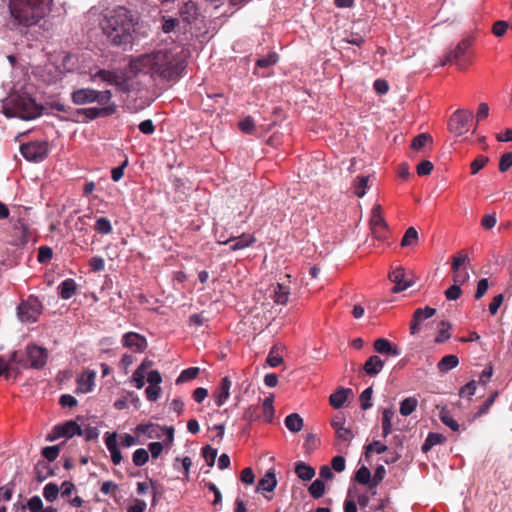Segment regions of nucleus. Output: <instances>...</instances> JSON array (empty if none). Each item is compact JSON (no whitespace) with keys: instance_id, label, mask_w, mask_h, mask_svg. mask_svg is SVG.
Instances as JSON below:
<instances>
[{"instance_id":"nucleus-1","label":"nucleus","mask_w":512,"mask_h":512,"mask_svg":"<svg viewBox=\"0 0 512 512\" xmlns=\"http://www.w3.org/2000/svg\"><path fill=\"white\" fill-rule=\"evenodd\" d=\"M134 74L148 75L153 80L176 81L187 63L182 51L161 49L132 58L129 63Z\"/></svg>"},{"instance_id":"nucleus-2","label":"nucleus","mask_w":512,"mask_h":512,"mask_svg":"<svg viewBox=\"0 0 512 512\" xmlns=\"http://www.w3.org/2000/svg\"><path fill=\"white\" fill-rule=\"evenodd\" d=\"M54 0H9V24L21 33L37 25L52 9Z\"/></svg>"},{"instance_id":"nucleus-3","label":"nucleus","mask_w":512,"mask_h":512,"mask_svg":"<svg viewBox=\"0 0 512 512\" xmlns=\"http://www.w3.org/2000/svg\"><path fill=\"white\" fill-rule=\"evenodd\" d=\"M135 23L136 17L132 11L118 6L105 14L101 28L113 45L126 47L133 42Z\"/></svg>"},{"instance_id":"nucleus-4","label":"nucleus","mask_w":512,"mask_h":512,"mask_svg":"<svg viewBox=\"0 0 512 512\" xmlns=\"http://www.w3.org/2000/svg\"><path fill=\"white\" fill-rule=\"evenodd\" d=\"M3 114L10 117H17L22 120H32L42 114V106L27 93L12 92L1 104Z\"/></svg>"},{"instance_id":"nucleus-5","label":"nucleus","mask_w":512,"mask_h":512,"mask_svg":"<svg viewBox=\"0 0 512 512\" xmlns=\"http://www.w3.org/2000/svg\"><path fill=\"white\" fill-rule=\"evenodd\" d=\"M112 92L110 90L98 91L92 88H80L71 94V100L75 105H86L98 103L107 105L111 102Z\"/></svg>"},{"instance_id":"nucleus-6","label":"nucleus","mask_w":512,"mask_h":512,"mask_svg":"<svg viewBox=\"0 0 512 512\" xmlns=\"http://www.w3.org/2000/svg\"><path fill=\"white\" fill-rule=\"evenodd\" d=\"M42 308L40 300L31 295L18 305L17 315L22 322L34 323L42 313Z\"/></svg>"},{"instance_id":"nucleus-7","label":"nucleus","mask_w":512,"mask_h":512,"mask_svg":"<svg viewBox=\"0 0 512 512\" xmlns=\"http://www.w3.org/2000/svg\"><path fill=\"white\" fill-rule=\"evenodd\" d=\"M470 265V258L465 251L458 252L452 258L451 272L453 283H466L469 278L467 266Z\"/></svg>"},{"instance_id":"nucleus-8","label":"nucleus","mask_w":512,"mask_h":512,"mask_svg":"<svg viewBox=\"0 0 512 512\" xmlns=\"http://www.w3.org/2000/svg\"><path fill=\"white\" fill-rule=\"evenodd\" d=\"M49 151V144L47 141H33L22 144L20 146V152L22 156L30 162H41L43 161Z\"/></svg>"},{"instance_id":"nucleus-9","label":"nucleus","mask_w":512,"mask_h":512,"mask_svg":"<svg viewBox=\"0 0 512 512\" xmlns=\"http://www.w3.org/2000/svg\"><path fill=\"white\" fill-rule=\"evenodd\" d=\"M473 113L469 110L459 109L455 111L448 122L449 131L456 136H461L469 131Z\"/></svg>"},{"instance_id":"nucleus-10","label":"nucleus","mask_w":512,"mask_h":512,"mask_svg":"<svg viewBox=\"0 0 512 512\" xmlns=\"http://www.w3.org/2000/svg\"><path fill=\"white\" fill-rule=\"evenodd\" d=\"M370 228H371L372 234L378 240H382L386 237L388 226H387L386 221L382 217L380 205H374L372 208L371 218H370Z\"/></svg>"},{"instance_id":"nucleus-11","label":"nucleus","mask_w":512,"mask_h":512,"mask_svg":"<svg viewBox=\"0 0 512 512\" xmlns=\"http://www.w3.org/2000/svg\"><path fill=\"white\" fill-rule=\"evenodd\" d=\"M75 435H82V428L73 420L54 426L52 434L48 436V440L54 441L58 438H71Z\"/></svg>"},{"instance_id":"nucleus-12","label":"nucleus","mask_w":512,"mask_h":512,"mask_svg":"<svg viewBox=\"0 0 512 512\" xmlns=\"http://www.w3.org/2000/svg\"><path fill=\"white\" fill-rule=\"evenodd\" d=\"M27 355L30 360L29 367L33 369H41L43 368L48 359V351L47 349L37 346V345H28L27 346Z\"/></svg>"},{"instance_id":"nucleus-13","label":"nucleus","mask_w":512,"mask_h":512,"mask_svg":"<svg viewBox=\"0 0 512 512\" xmlns=\"http://www.w3.org/2000/svg\"><path fill=\"white\" fill-rule=\"evenodd\" d=\"M97 79L102 80L108 85H114L119 89H123L125 81L122 76L115 70L99 69L96 73L91 75V80L96 81Z\"/></svg>"},{"instance_id":"nucleus-14","label":"nucleus","mask_w":512,"mask_h":512,"mask_svg":"<svg viewBox=\"0 0 512 512\" xmlns=\"http://www.w3.org/2000/svg\"><path fill=\"white\" fill-rule=\"evenodd\" d=\"M389 280L395 285L392 288L393 293L402 292L412 286L413 282L406 279V271L403 267H397L389 273Z\"/></svg>"},{"instance_id":"nucleus-15","label":"nucleus","mask_w":512,"mask_h":512,"mask_svg":"<svg viewBox=\"0 0 512 512\" xmlns=\"http://www.w3.org/2000/svg\"><path fill=\"white\" fill-rule=\"evenodd\" d=\"M124 347L132 349L134 352H143L147 348V340L144 336L136 332H127L122 337Z\"/></svg>"},{"instance_id":"nucleus-16","label":"nucleus","mask_w":512,"mask_h":512,"mask_svg":"<svg viewBox=\"0 0 512 512\" xmlns=\"http://www.w3.org/2000/svg\"><path fill=\"white\" fill-rule=\"evenodd\" d=\"M102 106V108L91 107L78 109L77 113L85 115L87 120H94L100 116L111 115L116 111V105L114 103H108Z\"/></svg>"},{"instance_id":"nucleus-17","label":"nucleus","mask_w":512,"mask_h":512,"mask_svg":"<svg viewBox=\"0 0 512 512\" xmlns=\"http://www.w3.org/2000/svg\"><path fill=\"white\" fill-rule=\"evenodd\" d=\"M232 386V381L228 376L222 378L219 386L213 392V398L215 404L218 407L223 406L230 396V389Z\"/></svg>"},{"instance_id":"nucleus-18","label":"nucleus","mask_w":512,"mask_h":512,"mask_svg":"<svg viewBox=\"0 0 512 512\" xmlns=\"http://www.w3.org/2000/svg\"><path fill=\"white\" fill-rule=\"evenodd\" d=\"M105 444L110 452L112 462L115 465L120 464L122 461V454L117 444L116 432L105 434Z\"/></svg>"},{"instance_id":"nucleus-19","label":"nucleus","mask_w":512,"mask_h":512,"mask_svg":"<svg viewBox=\"0 0 512 512\" xmlns=\"http://www.w3.org/2000/svg\"><path fill=\"white\" fill-rule=\"evenodd\" d=\"M255 242V238L251 234H242L237 238H231L226 241H219L220 244H231L232 251L242 250L251 246Z\"/></svg>"},{"instance_id":"nucleus-20","label":"nucleus","mask_w":512,"mask_h":512,"mask_svg":"<svg viewBox=\"0 0 512 512\" xmlns=\"http://www.w3.org/2000/svg\"><path fill=\"white\" fill-rule=\"evenodd\" d=\"M436 313V310L431 307H425L424 309L418 308L413 314V319L410 324V330L412 334L418 332V326L424 319L431 318Z\"/></svg>"},{"instance_id":"nucleus-21","label":"nucleus","mask_w":512,"mask_h":512,"mask_svg":"<svg viewBox=\"0 0 512 512\" xmlns=\"http://www.w3.org/2000/svg\"><path fill=\"white\" fill-rule=\"evenodd\" d=\"M96 378V372L93 370L85 371L78 379H77V391L81 393H89L93 390L94 381Z\"/></svg>"},{"instance_id":"nucleus-22","label":"nucleus","mask_w":512,"mask_h":512,"mask_svg":"<svg viewBox=\"0 0 512 512\" xmlns=\"http://www.w3.org/2000/svg\"><path fill=\"white\" fill-rule=\"evenodd\" d=\"M277 486L275 472L271 469L259 480L257 484V492H272Z\"/></svg>"},{"instance_id":"nucleus-23","label":"nucleus","mask_w":512,"mask_h":512,"mask_svg":"<svg viewBox=\"0 0 512 512\" xmlns=\"http://www.w3.org/2000/svg\"><path fill=\"white\" fill-rule=\"evenodd\" d=\"M374 349L380 354H386L391 356H399L401 354L399 348L391 344V342L385 338H378L374 342Z\"/></svg>"},{"instance_id":"nucleus-24","label":"nucleus","mask_w":512,"mask_h":512,"mask_svg":"<svg viewBox=\"0 0 512 512\" xmlns=\"http://www.w3.org/2000/svg\"><path fill=\"white\" fill-rule=\"evenodd\" d=\"M385 362L377 355L370 356L363 366V370L369 376H376L384 368Z\"/></svg>"},{"instance_id":"nucleus-25","label":"nucleus","mask_w":512,"mask_h":512,"mask_svg":"<svg viewBox=\"0 0 512 512\" xmlns=\"http://www.w3.org/2000/svg\"><path fill=\"white\" fill-rule=\"evenodd\" d=\"M470 46V41L469 40H463L461 41L455 48L454 50L450 51L446 57H445V60L443 61L442 65H445L446 63L448 62H452V61H458L461 59V57L466 53L467 49L469 48Z\"/></svg>"},{"instance_id":"nucleus-26","label":"nucleus","mask_w":512,"mask_h":512,"mask_svg":"<svg viewBox=\"0 0 512 512\" xmlns=\"http://www.w3.org/2000/svg\"><path fill=\"white\" fill-rule=\"evenodd\" d=\"M290 295V289L283 283H277L273 286V299L275 303L285 305Z\"/></svg>"},{"instance_id":"nucleus-27","label":"nucleus","mask_w":512,"mask_h":512,"mask_svg":"<svg viewBox=\"0 0 512 512\" xmlns=\"http://www.w3.org/2000/svg\"><path fill=\"white\" fill-rule=\"evenodd\" d=\"M197 10L196 3L187 1L180 8V16L185 22L191 23L196 18Z\"/></svg>"},{"instance_id":"nucleus-28","label":"nucleus","mask_w":512,"mask_h":512,"mask_svg":"<svg viewBox=\"0 0 512 512\" xmlns=\"http://www.w3.org/2000/svg\"><path fill=\"white\" fill-rule=\"evenodd\" d=\"M349 393H351V389L349 388H341L332 393L329 397L330 405L335 409L341 408L344 405Z\"/></svg>"},{"instance_id":"nucleus-29","label":"nucleus","mask_w":512,"mask_h":512,"mask_svg":"<svg viewBox=\"0 0 512 512\" xmlns=\"http://www.w3.org/2000/svg\"><path fill=\"white\" fill-rule=\"evenodd\" d=\"M286 428L292 432L297 433L303 428V419L298 413H292L286 416L284 420Z\"/></svg>"},{"instance_id":"nucleus-30","label":"nucleus","mask_w":512,"mask_h":512,"mask_svg":"<svg viewBox=\"0 0 512 512\" xmlns=\"http://www.w3.org/2000/svg\"><path fill=\"white\" fill-rule=\"evenodd\" d=\"M394 414L395 412L392 407L384 408L382 411V431L384 438H386L392 431V419Z\"/></svg>"},{"instance_id":"nucleus-31","label":"nucleus","mask_w":512,"mask_h":512,"mask_svg":"<svg viewBox=\"0 0 512 512\" xmlns=\"http://www.w3.org/2000/svg\"><path fill=\"white\" fill-rule=\"evenodd\" d=\"M459 364V358L456 355L449 354L444 356L437 364V368L440 372L446 373Z\"/></svg>"},{"instance_id":"nucleus-32","label":"nucleus","mask_w":512,"mask_h":512,"mask_svg":"<svg viewBox=\"0 0 512 512\" xmlns=\"http://www.w3.org/2000/svg\"><path fill=\"white\" fill-rule=\"evenodd\" d=\"M295 473L300 479L308 481L315 476V469L300 461L295 464Z\"/></svg>"},{"instance_id":"nucleus-33","label":"nucleus","mask_w":512,"mask_h":512,"mask_svg":"<svg viewBox=\"0 0 512 512\" xmlns=\"http://www.w3.org/2000/svg\"><path fill=\"white\" fill-rule=\"evenodd\" d=\"M59 294L62 299H70L76 292V283L73 279L68 278L59 285Z\"/></svg>"},{"instance_id":"nucleus-34","label":"nucleus","mask_w":512,"mask_h":512,"mask_svg":"<svg viewBox=\"0 0 512 512\" xmlns=\"http://www.w3.org/2000/svg\"><path fill=\"white\" fill-rule=\"evenodd\" d=\"M445 441V437L440 433L430 432L423 445H422V451L424 453H427L430 451L435 445L441 444Z\"/></svg>"},{"instance_id":"nucleus-35","label":"nucleus","mask_w":512,"mask_h":512,"mask_svg":"<svg viewBox=\"0 0 512 512\" xmlns=\"http://www.w3.org/2000/svg\"><path fill=\"white\" fill-rule=\"evenodd\" d=\"M161 427L158 424H139L136 427V431L145 434L149 439L160 438L159 430Z\"/></svg>"},{"instance_id":"nucleus-36","label":"nucleus","mask_w":512,"mask_h":512,"mask_svg":"<svg viewBox=\"0 0 512 512\" xmlns=\"http://www.w3.org/2000/svg\"><path fill=\"white\" fill-rule=\"evenodd\" d=\"M418 406V400L415 397H407L400 403V413L403 416L412 414Z\"/></svg>"},{"instance_id":"nucleus-37","label":"nucleus","mask_w":512,"mask_h":512,"mask_svg":"<svg viewBox=\"0 0 512 512\" xmlns=\"http://www.w3.org/2000/svg\"><path fill=\"white\" fill-rule=\"evenodd\" d=\"M439 417H440V420L442 421V423L444 425H446L447 427H449L452 431L456 432L459 430V428H460L459 424L457 423V421L453 418V416L450 414V412L447 409L442 408L440 411Z\"/></svg>"},{"instance_id":"nucleus-38","label":"nucleus","mask_w":512,"mask_h":512,"mask_svg":"<svg viewBox=\"0 0 512 512\" xmlns=\"http://www.w3.org/2000/svg\"><path fill=\"white\" fill-rule=\"evenodd\" d=\"M418 232L414 227H409L402 240H401V246L402 247H408V246H414L418 242Z\"/></svg>"},{"instance_id":"nucleus-39","label":"nucleus","mask_w":512,"mask_h":512,"mask_svg":"<svg viewBox=\"0 0 512 512\" xmlns=\"http://www.w3.org/2000/svg\"><path fill=\"white\" fill-rule=\"evenodd\" d=\"M200 369L198 367H190L184 369L176 379V384H182L192 379H195L199 374Z\"/></svg>"},{"instance_id":"nucleus-40","label":"nucleus","mask_w":512,"mask_h":512,"mask_svg":"<svg viewBox=\"0 0 512 512\" xmlns=\"http://www.w3.org/2000/svg\"><path fill=\"white\" fill-rule=\"evenodd\" d=\"M59 487L57 484L55 483H48L45 485L44 489H43V496L44 498L48 501V502H54L58 495H59Z\"/></svg>"},{"instance_id":"nucleus-41","label":"nucleus","mask_w":512,"mask_h":512,"mask_svg":"<svg viewBox=\"0 0 512 512\" xmlns=\"http://www.w3.org/2000/svg\"><path fill=\"white\" fill-rule=\"evenodd\" d=\"M149 460V453L144 448H138L134 451L132 461L135 466L141 467L146 464Z\"/></svg>"},{"instance_id":"nucleus-42","label":"nucleus","mask_w":512,"mask_h":512,"mask_svg":"<svg viewBox=\"0 0 512 512\" xmlns=\"http://www.w3.org/2000/svg\"><path fill=\"white\" fill-rule=\"evenodd\" d=\"M369 181L368 176L360 175L356 178L354 183V193L358 197H363L366 194V188Z\"/></svg>"},{"instance_id":"nucleus-43","label":"nucleus","mask_w":512,"mask_h":512,"mask_svg":"<svg viewBox=\"0 0 512 512\" xmlns=\"http://www.w3.org/2000/svg\"><path fill=\"white\" fill-rule=\"evenodd\" d=\"M310 495L318 499L323 496L325 492V484L321 479L314 480L308 488Z\"/></svg>"},{"instance_id":"nucleus-44","label":"nucleus","mask_w":512,"mask_h":512,"mask_svg":"<svg viewBox=\"0 0 512 512\" xmlns=\"http://www.w3.org/2000/svg\"><path fill=\"white\" fill-rule=\"evenodd\" d=\"M95 230L102 235L110 234L112 232L110 220L106 217L98 218L95 223Z\"/></svg>"},{"instance_id":"nucleus-45","label":"nucleus","mask_w":512,"mask_h":512,"mask_svg":"<svg viewBox=\"0 0 512 512\" xmlns=\"http://www.w3.org/2000/svg\"><path fill=\"white\" fill-rule=\"evenodd\" d=\"M273 402H274L273 395L268 396L263 401V405H262L263 406V415L267 422H271L273 419V416H274Z\"/></svg>"},{"instance_id":"nucleus-46","label":"nucleus","mask_w":512,"mask_h":512,"mask_svg":"<svg viewBox=\"0 0 512 512\" xmlns=\"http://www.w3.org/2000/svg\"><path fill=\"white\" fill-rule=\"evenodd\" d=\"M218 451L210 445H206L202 448V456L205 459L208 466L212 467L215 464Z\"/></svg>"},{"instance_id":"nucleus-47","label":"nucleus","mask_w":512,"mask_h":512,"mask_svg":"<svg viewBox=\"0 0 512 512\" xmlns=\"http://www.w3.org/2000/svg\"><path fill=\"white\" fill-rule=\"evenodd\" d=\"M372 394H373L372 387L366 388L360 394L359 400H360V403H361V408L363 410H368V409H370L373 406V404H372Z\"/></svg>"},{"instance_id":"nucleus-48","label":"nucleus","mask_w":512,"mask_h":512,"mask_svg":"<svg viewBox=\"0 0 512 512\" xmlns=\"http://www.w3.org/2000/svg\"><path fill=\"white\" fill-rule=\"evenodd\" d=\"M427 143H432V138L427 133H422L416 136L411 144V147L415 150L423 148Z\"/></svg>"},{"instance_id":"nucleus-49","label":"nucleus","mask_w":512,"mask_h":512,"mask_svg":"<svg viewBox=\"0 0 512 512\" xmlns=\"http://www.w3.org/2000/svg\"><path fill=\"white\" fill-rule=\"evenodd\" d=\"M464 283H453L452 286H450L446 291H445V297L447 300L449 301H454V300H457L461 293H462V290H461V285H463Z\"/></svg>"},{"instance_id":"nucleus-50","label":"nucleus","mask_w":512,"mask_h":512,"mask_svg":"<svg viewBox=\"0 0 512 512\" xmlns=\"http://www.w3.org/2000/svg\"><path fill=\"white\" fill-rule=\"evenodd\" d=\"M355 479L360 484H369L371 481V472L366 466L360 467L355 475Z\"/></svg>"},{"instance_id":"nucleus-51","label":"nucleus","mask_w":512,"mask_h":512,"mask_svg":"<svg viewBox=\"0 0 512 512\" xmlns=\"http://www.w3.org/2000/svg\"><path fill=\"white\" fill-rule=\"evenodd\" d=\"M35 471L37 474L38 481H43L52 475L51 469L44 462L37 463V465L35 466Z\"/></svg>"},{"instance_id":"nucleus-52","label":"nucleus","mask_w":512,"mask_h":512,"mask_svg":"<svg viewBox=\"0 0 512 512\" xmlns=\"http://www.w3.org/2000/svg\"><path fill=\"white\" fill-rule=\"evenodd\" d=\"M497 397H498V391H494L493 393H491L489 395V397L484 401L482 406L479 408L476 416L479 417V416H482V415L486 414L488 412V410L490 409V407L495 402Z\"/></svg>"},{"instance_id":"nucleus-53","label":"nucleus","mask_w":512,"mask_h":512,"mask_svg":"<svg viewBox=\"0 0 512 512\" xmlns=\"http://www.w3.org/2000/svg\"><path fill=\"white\" fill-rule=\"evenodd\" d=\"M365 455L369 456L371 452H376L377 454H382L387 450V446L382 444L380 441L374 440L372 443L365 447Z\"/></svg>"},{"instance_id":"nucleus-54","label":"nucleus","mask_w":512,"mask_h":512,"mask_svg":"<svg viewBox=\"0 0 512 512\" xmlns=\"http://www.w3.org/2000/svg\"><path fill=\"white\" fill-rule=\"evenodd\" d=\"M278 61V55L276 53H270L265 57H261L257 60V66L266 68L276 64Z\"/></svg>"},{"instance_id":"nucleus-55","label":"nucleus","mask_w":512,"mask_h":512,"mask_svg":"<svg viewBox=\"0 0 512 512\" xmlns=\"http://www.w3.org/2000/svg\"><path fill=\"white\" fill-rule=\"evenodd\" d=\"M239 128L246 134H253L255 131V123L252 117L248 116L239 122Z\"/></svg>"},{"instance_id":"nucleus-56","label":"nucleus","mask_w":512,"mask_h":512,"mask_svg":"<svg viewBox=\"0 0 512 512\" xmlns=\"http://www.w3.org/2000/svg\"><path fill=\"white\" fill-rule=\"evenodd\" d=\"M489 161L488 157L486 156H478L472 163H471V173L473 175L477 174Z\"/></svg>"},{"instance_id":"nucleus-57","label":"nucleus","mask_w":512,"mask_h":512,"mask_svg":"<svg viewBox=\"0 0 512 512\" xmlns=\"http://www.w3.org/2000/svg\"><path fill=\"white\" fill-rule=\"evenodd\" d=\"M53 256L52 248L49 246H41L38 250L37 259L40 263L48 262Z\"/></svg>"},{"instance_id":"nucleus-58","label":"nucleus","mask_w":512,"mask_h":512,"mask_svg":"<svg viewBox=\"0 0 512 512\" xmlns=\"http://www.w3.org/2000/svg\"><path fill=\"white\" fill-rule=\"evenodd\" d=\"M59 446H47L43 448L42 455L50 462L54 461L59 455Z\"/></svg>"},{"instance_id":"nucleus-59","label":"nucleus","mask_w":512,"mask_h":512,"mask_svg":"<svg viewBox=\"0 0 512 512\" xmlns=\"http://www.w3.org/2000/svg\"><path fill=\"white\" fill-rule=\"evenodd\" d=\"M146 373L142 369H136L132 375V382L137 389H141L145 384Z\"/></svg>"},{"instance_id":"nucleus-60","label":"nucleus","mask_w":512,"mask_h":512,"mask_svg":"<svg viewBox=\"0 0 512 512\" xmlns=\"http://www.w3.org/2000/svg\"><path fill=\"white\" fill-rule=\"evenodd\" d=\"M510 167H512V152H507L500 158L499 170L501 172H506Z\"/></svg>"},{"instance_id":"nucleus-61","label":"nucleus","mask_w":512,"mask_h":512,"mask_svg":"<svg viewBox=\"0 0 512 512\" xmlns=\"http://www.w3.org/2000/svg\"><path fill=\"white\" fill-rule=\"evenodd\" d=\"M86 441L95 440L99 436V430L94 426H87L82 429V435Z\"/></svg>"},{"instance_id":"nucleus-62","label":"nucleus","mask_w":512,"mask_h":512,"mask_svg":"<svg viewBox=\"0 0 512 512\" xmlns=\"http://www.w3.org/2000/svg\"><path fill=\"white\" fill-rule=\"evenodd\" d=\"M432 170H433V164H432V162H430L428 160H424L417 165V174L419 176L429 175Z\"/></svg>"},{"instance_id":"nucleus-63","label":"nucleus","mask_w":512,"mask_h":512,"mask_svg":"<svg viewBox=\"0 0 512 512\" xmlns=\"http://www.w3.org/2000/svg\"><path fill=\"white\" fill-rule=\"evenodd\" d=\"M138 128L145 135H151L155 132V125L151 119L142 121Z\"/></svg>"},{"instance_id":"nucleus-64","label":"nucleus","mask_w":512,"mask_h":512,"mask_svg":"<svg viewBox=\"0 0 512 512\" xmlns=\"http://www.w3.org/2000/svg\"><path fill=\"white\" fill-rule=\"evenodd\" d=\"M30 512H39L42 509L43 502L39 496H33L27 503Z\"/></svg>"}]
</instances>
